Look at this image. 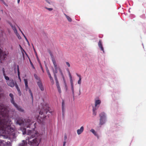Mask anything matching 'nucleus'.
I'll return each mask as SVG.
<instances>
[{
  "mask_svg": "<svg viewBox=\"0 0 146 146\" xmlns=\"http://www.w3.org/2000/svg\"><path fill=\"white\" fill-rule=\"evenodd\" d=\"M8 112V109L4 105H0V130L1 131V136L5 139L15 135V127L10 125L11 120Z\"/></svg>",
  "mask_w": 146,
  "mask_h": 146,
  "instance_id": "f257e3e1",
  "label": "nucleus"
},
{
  "mask_svg": "<svg viewBox=\"0 0 146 146\" xmlns=\"http://www.w3.org/2000/svg\"><path fill=\"white\" fill-rule=\"evenodd\" d=\"M25 125L27 127H30L33 129L32 131L29 130L27 132L26 129H23V135L27 134L29 136L27 137H28V143L30 145L35 146L38 145L39 143L38 142L39 139L37 137L39 135V133L34 129L36 127V123L34 122H31V120L29 119H28L25 120Z\"/></svg>",
  "mask_w": 146,
  "mask_h": 146,
  "instance_id": "f03ea898",
  "label": "nucleus"
},
{
  "mask_svg": "<svg viewBox=\"0 0 146 146\" xmlns=\"http://www.w3.org/2000/svg\"><path fill=\"white\" fill-rule=\"evenodd\" d=\"M42 109L39 112L40 115L38 118V121L40 123L43 122L44 121L47 116L45 115L49 111V107L46 105H42Z\"/></svg>",
  "mask_w": 146,
  "mask_h": 146,
  "instance_id": "7ed1b4c3",
  "label": "nucleus"
},
{
  "mask_svg": "<svg viewBox=\"0 0 146 146\" xmlns=\"http://www.w3.org/2000/svg\"><path fill=\"white\" fill-rule=\"evenodd\" d=\"M9 96L11 98V102L15 106V107L19 111L22 112L23 111V110L22 109L20 106H18L17 104L15 103L14 101L13 95L11 94L10 93L9 94Z\"/></svg>",
  "mask_w": 146,
  "mask_h": 146,
  "instance_id": "20e7f679",
  "label": "nucleus"
},
{
  "mask_svg": "<svg viewBox=\"0 0 146 146\" xmlns=\"http://www.w3.org/2000/svg\"><path fill=\"white\" fill-rule=\"evenodd\" d=\"M99 115L100 117V124L102 125L104 123L106 119V117L105 113L104 112H102L100 113Z\"/></svg>",
  "mask_w": 146,
  "mask_h": 146,
  "instance_id": "39448f33",
  "label": "nucleus"
},
{
  "mask_svg": "<svg viewBox=\"0 0 146 146\" xmlns=\"http://www.w3.org/2000/svg\"><path fill=\"white\" fill-rule=\"evenodd\" d=\"M24 81L25 85L26 90V91H27L28 90H29V92L31 96L32 99H33V95L31 89H29V88L28 87L27 80V79H24Z\"/></svg>",
  "mask_w": 146,
  "mask_h": 146,
  "instance_id": "423d86ee",
  "label": "nucleus"
},
{
  "mask_svg": "<svg viewBox=\"0 0 146 146\" xmlns=\"http://www.w3.org/2000/svg\"><path fill=\"white\" fill-rule=\"evenodd\" d=\"M52 62L54 68L55 70H53V72L54 74V76H56V74L58 72V68L55 59H53L52 60Z\"/></svg>",
  "mask_w": 146,
  "mask_h": 146,
  "instance_id": "0eeeda50",
  "label": "nucleus"
},
{
  "mask_svg": "<svg viewBox=\"0 0 146 146\" xmlns=\"http://www.w3.org/2000/svg\"><path fill=\"white\" fill-rule=\"evenodd\" d=\"M6 55L0 48V62H2L6 57Z\"/></svg>",
  "mask_w": 146,
  "mask_h": 146,
  "instance_id": "6e6552de",
  "label": "nucleus"
},
{
  "mask_svg": "<svg viewBox=\"0 0 146 146\" xmlns=\"http://www.w3.org/2000/svg\"><path fill=\"white\" fill-rule=\"evenodd\" d=\"M101 103V101L100 100H95V106L92 107L98 108L99 107Z\"/></svg>",
  "mask_w": 146,
  "mask_h": 146,
  "instance_id": "1a4fd4ad",
  "label": "nucleus"
},
{
  "mask_svg": "<svg viewBox=\"0 0 146 146\" xmlns=\"http://www.w3.org/2000/svg\"><path fill=\"white\" fill-rule=\"evenodd\" d=\"M37 84L40 90L42 91H44V88L41 81L39 80V81H38L37 82Z\"/></svg>",
  "mask_w": 146,
  "mask_h": 146,
  "instance_id": "9d476101",
  "label": "nucleus"
},
{
  "mask_svg": "<svg viewBox=\"0 0 146 146\" xmlns=\"http://www.w3.org/2000/svg\"><path fill=\"white\" fill-rule=\"evenodd\" d=\"M70 83H71V90L72 92V94L73 96H74V85L73 83V81L72 80V78L70 79Z\"/></svg>",
  "mask_w": 146,
  "mask_h": 146,
  "instance_id": "9b49d317",
  "label": "nucleus"
},
{
  "mask_svg": "<svg viewBox=\"0 0 146 146\" xmlns=\"http://www.w3.org/2000/svg\"><path fill=\"white\" fill-rule=\"evenodd\" d=\"M65 105L64 103V100H62V114L63 115H64V113L65 111Z\"/></svg>",
  "mask_w": 146,
  "mask_h": 146,
  "instance_id": "f8f14e48",
  "label": "nucleus"
},
{
  "mask_svg": "<svg viewBox=\"0 0 146 146\" xmlns=\"http://www.w3.org/2000/svg\"><path fill=\"white\" fill-rule=\"evenodd\" d=\"M7 84L9 86L11 87H13L14 86V84L13 82V80H9L7 82Z\"/></svg>",
  "mask_w": 146,
  "mask_h": 146,
  "instance_id": "ddd939ff",
  "label": "nucleus"
},
{
  "mask_svg": "<svg viewBox=\"0 0 146 146\" xmlns=\"http://www.w3.org/2000/svg\"><path fill=\"white\" fill-rule=\"evenodd\" d=\"M98 45L99 47L101 49V50L103 51V52H104V49L103 46L102 45V42L101 40H100L99 42L98 43Z\"/></svg>",
  "mask_w": 146,
  "mask_h": 146,
  "instance_id": "4468645a",
  "label": "nucleus"
},
{
  "mask_svg": "<svg viewBox=\"0 0 146 146\" xmlns=\"http://www.w3.org/2000/svg\"><path fill=\"white\" fill-rule=\"evenodd\" d=\"M84 128L83 126H82L80 129L77 130V133L78 134L80 135L81 134L83 131Z\"/></svg>",
  "mask_w": 146,
  "mask_h": 146,
  "instance_id": "2eb2a0df",
  "label": "nucleus"
},
{
  "mask_svg": "<svg viewBox=\"0 0 146 146\" xmlns=\"http://www.w3.org/2000/svg\"><path fill=\"white\" fill-rule=\"evenodd\" d=\"M2 71L3 75L4 76L5 79L7 80H9V78L8 76H6V74L5 73V70L4 68H3L2 69Z\"/></svg>",
  "mask_w": 146,
  "mask_h": 146,
  "instance_id": "dca6fc26",
  "label": "nucleus"
},
{
  "mask_svg": "<svg viewBox=\"0 0 146 146\" xmlns=\"http://www.w3.org/2000/svg\"><path fill=\"white\" fill-rule=\"evenodd\" d=\"M92 108L93 114L95 116L96 115V111L98 108L93 107H92Z\"/></svg>",
  "mask_w": 146,
  "mask_h": 146,
  "instance_id": "f3484780",
  "label": "nucleus"
},
{
  "mask_svg": "<svg viewBox=\"0 0 146 146\" xmlns=\"http://www.w3.org/2000/svg\"><path fill=\"white\" fill-rule=\"evenodd\" d=\"M77 76L79 77V80L78 81V84L80 85L81 84V77L80 75L78 74H76Z\"/></svg>",
  "mask_w": 146,
  "mask_h": 146,
  "instance_id": "a211bd4d",
  "label": "nucleus"
},
{
  "mask_svg": "<svg viewBox=\"0 0 146 146\" xmlns=\"http://www.w3.org/2000/svg\"><path fill=\"white\" fill-rule=\"evenodd\" d=\"M27 145V141L25 140H23L22 143L20 144L19 146H26Z\"/></svg>",
  "mask_w": 146,
  "mask_h": 146,
  "instance_id": "6ab92c4d",
  "label": "nucleus"
},
{
  "mask_svg": "<svg viewBox=\"0 0 146 146\" xmlns=\"http://www.w3.org/2000/svg\"><path fill=\"white\" fill-rule=\"evenodd\" d=\"M17 72H18V77L19 79L20 80V81H21V78L20 76V73L19 72V66L18 65L17 66Z\"/></svg>",
  "mask_w": 146,
  "mask_h": 146,
  "instance_id": "aec40b11",
  "label": "nucleus"
},
{
  "mask_svg": "<svg viewBox=\"0 0 146 146\" xmlns=\"http://www.w3.org/2000/svg\"><path fill=\"white\" fill-rule=\"evenodd\" d=\"M34 76L35 78L38 80V81H39V80H41L40 78H39L36 74H34Z\"/></svg>",
  "mask_w": 146,
  "mask_h": 146,
  "instance_id": "412c9836",
  "label": "nucleus"
},
{
  "mask_svg": "<svg viewBox=\"0 0 146 146\" xmlns=\"http://www.w3.org/2000/svg\"><path fill=\"white\" fill-rule=\"evenodd\" d=\"M90 131L92 132L95 135L97 136V134L96 133V132L95 131L94 129H92L90 130Z\"/></svg>",
  "mask_w": 146,
  "mask_h": 146,
  "instance_id": "4be33fe9",
  "label": "nucleus"
},
{
  "mask_svg": "<svg viewBox=\"0 0 146 146\" xmlns=\"http://www.w3.org/2000/svg\"><path fill=\"white\" fill-rule=\"evenodd\" d=\"M48 52H49V53L50 56H51V57L52 60H52L53 59H55L54 58L53 55V54H52L50 50H49V51Z\"/></svg>",
  "mask_w": 146,
  "mask_h": 146,
  "instance_id": "5701e85b",
  "label": "nucleus"
},
{
  "mask_svg": "<svg viewBox=\"0 0 146 146\" xmlns=\"http://www.w3.org/2000/svg\"><path fill=\"white\" fill-rule=\"evenodd\" d=\"M54 77H55V80H56V84L57 87L60 86L59 84L58 81V80H57V78L56 76H54Z\"/></svg>",
  "mask_w": 146,
  "mask_h": 146,
  "instance_id": "b1692460",
  "label": "nucleus"
},
{
  "mask_svg": "<svg viewBox=\"0 0 146 146\" xmlns=\"http://www.w3.org/2000/svg\"><path fill=\"white\" fill-rule=\"evenodd\" d=\"M65 15L68 21L69 22H71L72 21V19L71 18L66 14H65Z\"/></svg>",
  "mask_w": 146,
  "mask_h": 146,
  "instance_id": "393cba45",
  "label": "nucleus"
},
{
  "mask_svg": "<svg viewBox=\"0 0 146 146\" xmlns=\"http://www.w3.org/2000/svg\"><path fill=\"white\" fill-rule=\"evenodd\" d=\"M17 123L20 125H21L24 123V122L23 121H22L20 122L19 121H17Z\"/></svg>",
  "mask_w": 146,
  "mask_h": 146,
  "instance_id": "a878e982",
  "label": "nucleus"
},
{
  "mask_svg": "<svg viewBox=\"0 0 146 146\" xmlns=\"http://www.w3.org/2000/svg\"><path fill=\"white\" fill-rule=\"evenodd\" d=\"M57 88L59 93H61V91L60 86L57 87Z\"/></svg>",
  "mask_w": 146,
  "mask_h": 146,
  "instance_id": "bb28decb",
  "label": "nucleus"
},
{
  "mask_svg": "<svg viewBox=\"0 0 146 146\" xmlns=\"http://www.w3.org/2000/svg\"><path fill=\"white\" fill-rule=\"evenodd\" d=\"M45 8L49 11H51L53 10V9L52 8H48L47 7H45Z\"/></svg>",
  "mask_w": 146,
  "mask_h": 146,
  "instance_id": "cd10ccee",
  "label": "nucleus"
},
{
  "mask_svg": "<svg viewBox=\"0 0 146 146\" xmlns=\"http://www.w3.org/2000/svg\"><path fill=\"white\" fill-rule=\"evenodd\" d=\"M48 76L50 78V80H52V81H53V78H52V77H51V74H48Z\"/></svg>",
  "mask_w": 146,
  "mask_h": 146,
  "instance_id": "c85d7f7f",
  "label": "nucleus"
},
{
  "mask_svg": "<svg viewBox=\"0 0 146 146\" xmlns=\"http://www.w3.org/2000/svg\"><path fill=\"white\" fill-rule=\"evenodd\" d=\"M40 68H41V69L42 70V72H44V71L43 69V68L42 67V65H41V64L40 63Z\"/></svg>",
  "mask_w": 146,
  "mask_h": 146,
  "instance_id": "c756f323",
  "label": "nucleus"
},
{
  "mask_svg": "<svg viewBox=\"0 0 146 146\" xmlns=\"http://www.w3.org/2000/svg\"><path fill=\"white\" fill-rule=\"evenodd\" d=\"M30 64H31L32 66V67L33 68V69H35V68L33 63H32V62L30 60Z\"/></svg>",
  "mask_w": 146,
  "mask_h": 146,
  "instance_id": "7c9ffc66",
  "label": "nucleus"
},
{
  "mask_svg": "<svg viewBox=\"0 0 146 146\" xmlns=\"http://www.w3.org/2000/svg\"><path fill=\"white\" fill-rule=\"evenodd\" d=\"M16 35L19 39H21V37L19 33L17 34Z\"/></svg>",
  "mask_w": 146,
  "mask_h": 146,
  "instance_id": "2f4dec72",
  "label": "nucleus"
},
{
  "mask_svg": "<svg viewBox=\"0 0 146 146\" xmlns=\"http://www.w3.org/2000/svg\"><path fill=\"white\" fill-rule=\"evenodd\" d=\"M10 25L12 29H13L15 27V26H13L11 23H10Z\"/></svg>",
  "mask_w": 146,
  "mask_h": 146,
  "instance_id": "473e14b6",
  "label": "nucleus"
},
{
  "mask_svg": "<svg viewBox=\"0 0 146 146\" xmlns=\"http://www.w3.org/2000/svg\"><path fill=\"white\" fill-rule=\"evenodd\" d=\"M46 71L48 73V74H50V72H49V71L48 68H46Z\"/></svg>",
  "mask_w": 146,
  "mask_h": 146,
  "instance_id": "72a5a7b5",
  "label": "nucleus"
},
{
  "mask_svg": "<svg viewBox=\"0 0 146 146\" xmlns=\"http://www.w3.org/2000/svg\"><path fill=\"white\" fill-rule=\"evenodd\" d=\"M3 2V3L7 7L8 5H7L4 2V1L3 0H2Z\"/></svg>",
  "mask_w": 146,
  "mask_h": 146,
  "instance_id": "f704fd0d",
  "label": "nucleus"
},
{
  "mask_svg": "<svg viewBox=\"0 0 146 146\" xmlns=\"http://www.w3.org/2000/svg\"><path fill=\"white\" fill-rule=\"evenodd\" d=\"M66 65L68 66V67H70V64L68 62H66Z\"/></svg>",
  "mask_w": 146,
  "mask_h": 146,
  "instance_id": "c9c22d12",
  "label": "nucleus"
},
{
  "mask_svg": "<svg viewBox=\"0 0 146 146\" xmlns=\"http://www.w3.org/2000/svg\"><path fill=\"white\" fill-rule=\"evenodd\" d=\"M67 139V136L66 135H65L64 136V141H66V139Z\"/></svg>",
  "mask_w": 146,
  "mask_h": 146,
  "instance_id": "e433bc0d",
  "label": "nucleus"
},
{
  "mask_svg": "<svg viewBox=\"0 0 146 146\" xmlns=\"http://www.w3.org/2000/svg\"><path fill=\"white\" fill-rule=\"evenodd\" d=\"M64 83L66 89L67 90V86L66 84L65 81H64Z\"/></svg>",
  "mask_w": 146,
  "mask_h": 146,
  "instance_id": "4c0bfd02",
  "label": "nucleus"
},
{
  "mask_svg": "<svg viewBox=\"0 0 146 146\" xmlns=\"http://www.w3.org/2000/svg\"><path fill=\"white\" fill-rule=\"evenodd\" d=\"M18 90V92L19 95L20 96L21 95V91H20V89H19L18 90Z\"/></svg>",
  "mask_w": 146,
  "mask_h": 146,
  "instance_id": "58836bf2",
  "label": "nucleus"
},
{
  "mask_svg": "<svg viewBox=\"0 0 146 146\" xmlns=\"http://www.w3.org/2000/svg\"><path fill=\"white\" fill-rule=\"evenodd\" d=\"M69 75L70 78V79L72 78V76L71 74H70V72H69Z\"/></svg>",
  "mask_w": 146,
  "mask_h": 146,
  "instance_id": "ea45409f",
  "label": "nucleus"
},
{
  "mask_svg": "<svg viewBox=\"0 0 146 146\" xmlns=\"http://www.w3.org/2000/svg\"><path fill=\"white\" fill-rule=\"evenodd\" d=\"M66 141H64L63 142V146H66Z\"/></svg>",
  "mask_w": 146,
  "mask_h": 146,
  "instance_id": "a19ab883",
  "label": "nucleus"
},
{
  "mask_svg": "<svg viewBox=\"0 0 146 146\" xmlns=\"http://www.w3.org/2000/svg\"><path fill=\"white\" fill-rule=\"evenodd\" d=\"M14 32L16 34V35H17V34H18L17 33V30H15V31H14Z\"/></svg>",
  "mask_w": 146,
  "mask_h": 146,
  "instance_id": "79ce46f5",
  "label": "nucleus"
},
{
  "mask_svg": "<svg viewBox=\"0 0 146 146\" xmlns=\"http://www.w3.org/2000/svg\"><path fill=\"white\" fill-rule=\"evenodd\" d=\"M16 88L17 89V90H19V89L18 86L17 85H16Z\"/></svg>",
  "mask_w": 146,
  "mask_h": 146,
  "instance_id": "37998d69",
  "label": "nucleus"
},
{
  "mask_svg": "<svg viewBox=\"0 0 146 146\" xmlns=\"http://www.w3.org/2000/svg\"><path fill=\"white\" fill-rule=\"evenodd\" d=\"M45 1L48 4H50V2H49V1L48 0H45Z\"/></svg>",
  "mask_w": 146,
  "mask_h": 146,
  "instance_id": "c03bdc74",
  "label": "nucleus"
},
{
  "mask_svg": "<svg viewBox=\"0 0 146 146\" xmlns=\"http://www.w3.org/2000/svg\"><path fill=\"white\" fill-rule=\"evenodd\" d=\"M12 29L14 31H15V30H17L15 27L13 29Z\"/></svg>",
  "mask_w": 146,
  "mask_h": 146,
  "instance_id": "a18cd8bd",
  "label": "nucleus"
},
{
  "mask_svg": "<svg viewBox=\"0 0 146 146\" xmlns=\"http://www.w3.org/2000/svg\"><path fill=\"white\" fill-rule=\"evenodd\" d=\"M25 40H26V41H27V42L29 44V42L28 40H27V38H26L25 39Z\"/></svg>",
  "mask_w": 146,
  "mask_h": 146,
  "instance_id": "49530a36",
  "label": "nucleus"
},
{
  "mask_svg": "<svg viewBox=\"0 0 146 146\" xmlns=\"http://www.w3.org/2000/svg\"><path fill=\"white\" fill-rule=\"evenodd\" d=\"M21 32L22 33V35H23V36H24V35H25L22 31H21Z\"/></svg>",
  "mask_w": 146,
  "mask_h": 146,
  "instance_id": "de8ad7c7",
  "label": "nucleus"
},
{
  "mask_svg": "<svg viewBox=\"0 0 146 146\" xmlns=\"http://www.w3.org/2000/svg\"><path fill=\"white\" fill-rule=\"evenodd\" d=\"M19 46H20V48H21V49H22L23 51H24V50L22 48V47L20 45H19Z\"/></svg>",
  "mask_w": 146,
  "mask_h": 146,
  "instance_id": "09e8293b",
  "label": "nucleus"
},
{
  "mask_svg": "<svg viewBox=\"0 0 146 146\" xmlns=\"http://www.w3.org/2000/svg\"><path fill=\"white\" fill-rule=\"evenodd\" d=\"M20 1V0H17V3H19Z\"/></svg>",
  "mask_w": 146,
  "mask_h": 146,
  "instance_id": "8fccbe9b",
  "label": "nucleus"
},
{
  "mask_svg": "<svg viewBox=\"0 0 146 146\" xmlns=\"http://www.w3.org/2000/svg\"><path fill=\"white\" fill-rule=\"evenodd\" d=\"M24 37L25 38V39H26V38H27L25 35H24Z\"/></svg>",
  "mask_w": 146,
  "mask_h": 146,
  "instance_id": "3c124183",
  "label": "nucleus"
},
{
  "mask_svg": "<svg viewBox=\"0 0 146 146\" xmlns=\"http://www.w3.org/2000/svg\"><path fill=\"white\" fill-rule=\"evenodd\" d=\"M51 81V82L53 83H54V81L53 80V81H52V80H50Z\"/></svg>",
  "mask_w": 146,
  "mask_h": 146,
  "instance_id": "603ef678",
  "label": "nucleus"
},
{
  "mask_svg": "<svg viewBox=\"0 0 146 146\" xmlns=\"http://www.w3.org/2000/svg\"><path fill=\"white\" fill-rule=\"evenodd\" d=\"M19 30L21 32V29L19 28Z\"/></svg>",
  "mask_w": 146,
  "mask_h": 146,
  "instance_id": "864d4df0",
  "label": "nucleus"
},
{
  "mask_svg": "<svg viewBox=\"0 0 146 146\" xmlns=\"http://www.w3.org/2000/svg\"><path fill=\"white\" fill-rule=\"evenodd\" d=\"M79 92H80V94H79V95H80V90H79Z\"/></svg>",
  "mask_w": 146,
  "mask_h": 146,
  "instance_id": "5fc2aeb1",
  "label": "nucleus"
},
{
  "mask_svg": "<svg viewBox=\"0 0 146 146\" xmlns=\"http://www.w3.org/2000/svg\"><path fill=\"white\" fill-rule=\"evenodd\" d=\"M1 18L0 17V21L1 20Z\"/></svg>",
  "mask_w": 146,
  "mask_h": 146,
  "instance_id": "6e6d98bb",
  "label": "nucleus"
},
{
  "mask_svg": "<svg viewBox=\"0 0 146 146\" xmlns=\"http://www.w3.org/2000/svg\"><path fill=\"white\" fill-rule=\"evenodd\" d=\"M49 112V113H51L50 112Z\"/></svg>",
  "mask_w": 146,
  "mask_h": 146,
  "instance_id": "4d7b16f0",
  "label": "nucleus"
},
{
  "mask_svg": "<svg viewBox=\"0 0 146 146\" xmlns=\"http://www.w3.org/2000/svg\"><path fill=\"white\" fill-rule=\"evenodd\" d=\"M1 11L2 12H3V10H2Z\"/></svg>",
  "mask_w": 146,
  "mask_h": 146,
  "instance_id": "13d9d810",
  "label": "nucleus"
}]
</instances>
